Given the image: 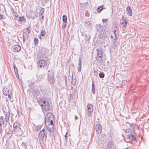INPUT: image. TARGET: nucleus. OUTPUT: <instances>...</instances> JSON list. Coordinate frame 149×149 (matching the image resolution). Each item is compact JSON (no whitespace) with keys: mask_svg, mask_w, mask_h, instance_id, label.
Returning <instances> with one entry per match:
<instances>
[{"mask_svg":"<svg viewBox=\"0 0 149 149\" xmlns=\"http://www.w3.org/2000/svg\"><path fill=\"white\" fill-rule=\"evenodd\" d=\"M48 50L45 47H42L37 55V58L38 59L47 58L49 54L48 53Z\"/></svg>","mask_w":149,"mask_h":149,"instance_id":"nucleus-1","label":"nucleus"},{"mask_svg":"<svg viewBox=\"0 0 149 149\" xmlns=\"http://www.w3.org/2000/svg\"><path fill=\"white\" fill-rule=\"evenodd\" d=\"M97 52V56L95 57V59L97 63H101L103 61V55L102 52H103V49L100 47H99L96 49Z\"/></svg>","mask_w":149,"mask_h":149,"instance_id":"nucleus-2","label":"nucleus"},{"mask_svg":"<svg viewBox=\"0 0 149 149\" xmlns=\"http://www.w3.org/2000/svg\"><path fill=\"white\" fill-rule=\"evenodd\" d=\"M41 106L42 109L43 111H47L49 109V105L48 102L46 100L42 101L41 100L40 102L39 103Z\"/></svg>","mask_w":149,"mask_h":149,"instance_id":"nucleus-3","label":"nucleus"},{"mask_svg":"<svg viewBox=\"0 0 149 149\" xmlns=\"http://www.w3.org/2000/svg\"><path fill=\"white\" fill-rule=\"evenodd\" d=\"M13 131L16 132H18L20 136L22 134V131L21 130L19 123L17 122H15L13 124Z\"/></svg>","mask_w":149,"mask_h":149,"instance_id":"nucleus-4","label":"nucleus"},{"mask_svg":"<svg viewBox=\"0 0 149 149\" xmlns=\"http://www.w3.org/2000/svg\"><path fill=\"white\" fill-rule=\"evenodd\" d=\"M96 29L100 34L104 36L105 34V29L104 27H102V26L100 24H97L96 25Z\"/></svg>","mask_w":149,"mask_h":149,"instance_id":"nucleus-5","label":"nucleus"},{"mask_svg":"<svg viewBox=\"0 0 149 149\" xmlns=\"http://www.w3.org/2000/svg\"><path fill=\"white\" fill-rule=\"evenodd\" d=\"M48 81L50 84H53L55 81V79L54 78V74L52 72H50L49 71L48 72Z\"/></svg>","mask_w":149,"mask_h":149,"instance_id":"nucleus-6","label":"nucleus"},{"mask_svg":"<svg viewBox=\"0 0 149 149\" xmlns=\"http://www.w3.org/2000/svg\"><path fill=\"white\" fill-rule=\"evenodd\" d=\"M47 133L46 131L44 129L40 132L39 134V138L40 140H42L45 137V139L47 138Z\"/></svg>","mask_w":149,"mask_h":149,"instance_id":"nucleus-7","label":"nucleus"},{"mask_svg":"<svg viewBox=\"0 0 149 149\" xmlns=\"http://www.w3.org/2000/svg\"><path fill=\"white\" fill-rule=\"evenodd\" d=\"M12 89L11 87L8 86L5 87L3 90V93L4 95H7L8 93H11L12 92Z\"/></svg>","mask_w":149,"mask_h":149,"instance_id":"nucleus-8","label":"nucleus"},{"mask_svg":"<svg viewBox=\"0 0 149 149\" xmlns=\"http://www.w3.org/2000/svg\"><path fill=\"white\" fill-rule=\"evenodd\" d=\"M37 64L38 66L40 68L42 67L43 68L46 67L47 65V63L43 59L39 61Z\"/></svg>","mask_w":149,"mask_h":149,"instance_id":"nucleus-9","label":"nucleus"},{"mask_svg":"<svg viewBox=\"0 0 149 149\" xmlns=\"http://www.w3.org/2000/svg\"><path fill=\"white\" fill-rule=\"evenodd\" d=\"M88 114L89 116L92 113L93 110V105L91 104H88L87 105Z\"/></svg>","mask_w":149,"mask_h":149,"instance_id":"nucleus-10","label":"nucleus"},{"mask_svg":"<svg viewBox=\"0 0 149 149\" xmlns=\"http://www.w3.org/2000/svg\"><path fill=\"white\" fill-rule=\"evenodd\" d=\"M53 118L54 116L51 113H48L45 116V125L48 124V123L50 122V121H49L48 119H49V118Z\"/></svg>","mask_w":149,"mask_h":149,"instance_id":"nucleus-11","label":"nucleus"},{"mask_svg":"<svg viewBox=\"0 0 149 149\" xmlns=\"http://www.w3.org/2000/svg\"><path fill=\"white\" fill-rule=\"evenodd\" d=\"M3 112L5 115V117L4 119L5 120V122H6V124H7V123L9 121V119L10 113L9 111H3Z\"/></svg>","mask_w":149,"mask_h":149,"instance_id":"nucleus-12","label":"nucleus"},{"mask_svg":"<svg viewBox=\"0 0 149 149\" xmlns=\"http://www.w3.org/2000/svg\"><path fill=\"white\" fill-rule=\"evenodd\" d=\"M47 130L50 132H53L55 129V126L54 125L47 124L46 125Z\"/></svg>","mask_w":149,"mask_h":149,"instance_id":"nucleus-13","label":"nucleus"},{"mask_svg":"<svg viewBox=\"0 0 149 149\" xmlns=\"http://www.w3.org/2000/svg\"><path fill=\"white\" fill-rule=\"evenodd\" d=\"M95 129L97 133L99 134L101 133L102 130V127L100 124H97Z\"/></svg>","mask_w":149,"mask_h":149,"instance_id":"nucleus-14","label":"nucleus"},{"mask_svg":"<svg viewBox=\"0 0 149 149\" xmlns=\"http://www.w3.org/2000/svg\"><path fill=\"white\" fill-rule=\"evenodd\" d=\"M125 125L126 126H128V128L125 129H124L123 130L125 132L129 133L130 132V128L131 127V125L128 122H127L125 123Z\"/></svg>","mask_w":149,"mask_h":149,"instance_id":"nucleus-15","label":"nucleus"},{"mask_svg":"<svg viewBox=\"0 0 149 149\" xmlns=\"http://www.w3.org/2000/svg\"><path fill=\"white\" fill-rule=\"evenodd\" d=\"M29 33L26 32H24L23 36V42H24L26 39H28L29 36Z\"/></svg>","mask_w":149,"mask_h":149,"instance_id":"nucleus-16","label":"nucleus"},{"mask_svg":"<svg viewBox=\"0 0 149 149\" xmlns=\"http://www.w3.org/2000/svg\"><path fill=\"white\" fill-rule=\"evenodd\" d=\"M13 51L14 52H19L21 50L20 47L18 45H15L13 48Z\"/></svg>","mask_w":149,"mask_h":149,"instance_id":"nucleus-17","label":"nucleus"},{"mask_svg":"<svg viewBox=\"0 0 149 149\" xmlns=\"http://www.w3.org/2000/svg\"><path fill=\"white\" fill-rule=\"evenodd\" d=\"M127 14L130 16H132V10L130 6L127 7Z\"/></svg>","mask_w":149,"mask_h":149,"instance_id":"nucleus-18","label":"nucleus"},{"mask_svg":"<svg viewBox=\"0 0 149 149\" xmlns=\"http://www.w3.org/2000/svg\"><path fill=\"white\" fill-rule=\"evenodd\" d=\"M2 124L5 125L7 124H6L5 120L4 119H3V116H0V125H2Z\"/></svg>","mask_w":149,"mask_h":149,"instance_id":"nucleus-19","label":"nucleus"},{"mask_svg":"<svg viewBox=\"0 0 149 149\" xmlns=\"http://www.w3.org/2000/svg\"><path fill=\"white\" fill-rule=\"evenodd\" d=\"M40 91L38 89H35L33 92V94L35 96H37L39 95Z\"/></svg>","mask_w":149,"mask_h":149,"instance_id":"nucleus-20","label":"nucleus"},{"mask_svg":"<svg viewBox=\"0 0 149 149\" xmlns=\"http://www.w3.org/2000/svg\"><path fill=\"white\" fill-rule=\"evenodd\" d=\"M82 36H84V38L87 42L89 41L90 36L89 35H86V34H82Z\"/></svg>","mask_w":149,"mask_h":149,"instance_id":"nucleus-21","label":"nucleus"},{"mask_svg":"<svg viewBox=\"0 0 149 149\" xmlns=\"http://www.w3.org/2000/svg\"><path fill=\"white\" fill-rule=\"evenodd\" d=\"M85 25L88 28V29L91 28L92 26L91 24L89 21L86 22H85Z\"/></svg>","mask_w":149,"mask_h":149,"instance_id":"nucleus-22","label":"nucleus"},{"mask_svg":"<svg viewBox=\"0 0 149 149\" xmlns=\"http://www.w3.org/2000/svg\"><path fill=\"white\" fill-rule=\"evenodd\" d=\"M127 138H129L130 140L133 141H135L136 140L135 136L132 135H129L128 136Z\"/></svg>","mask_w":149,"mask_h":149,"instance_id":"nucleus-23","label":"nucleus"},{"mask_svg":"<svg viewBox=\"0 0 149 149\" xmlns=\"http://www.w3.org/2000/svg\"><path fill=\"white\" fill-rule=\"evenodd\" d=\"M108 146L107 147H110L114 148V143L113 141H109L108 143Z\"/></svg>","mask_w":149,"mask_h":149,"instance_id":"nucleus-24","label":"nucleus"},{"mask_svg":"<svg viewBox=\"0 0 149 149\" xmlns=\"http://www.w3.org/2000/svg\"><path fill=\"white\" fill-rule=\"evenodd\" d=\"M103 7V5L98 6L97 9V12L99 13H100L104 9Z\"/></svg>","mask_w":149,"mask_h":149,"instance_id":"nucleus-25","label":"nucleus"},{"mask_svg":"<svg viewBox=\"0 0 149 149\" xmlns=\"http://www.w3.org/2000/svg\"><path fill=\"white\" fill-rule=\"evenodd\" d=\"M122 24V25H123L122 26V27H125L127 25V22L126 20L125 19H124L123 21V22L122 23H121V22H120Z\"/></svg>","mask_w":149,"mask_h":149,"instance_id":"nucleus-26","label":"nucleus"},{"mask_svg":"<svg viewBox=\"0 0 149 149\" xmlns=\"http://www.w3.org/2000/svg\"><path fill=\"white\" fill-rule=\"evenodd\" d=\"M11 11L13 13V15L14 14L15 15H16L17 13L16 8H12L11 9Z\"/></svg>","mask_w":149,"mask_h":149,"instance_id":"nucleus-27","label":"nucleus"},{"mask_svg":"<svg viewBox=\"0 0 149 149\" xmlns=\"http://www.w3.org/2000/svg\"><path fill=\"white\" fill-rule=\"evenodd\" d=\"M44 76L43 75H40L38 77V80L39 81H41L43 79Z\"/></svg>","mask_w":149,"mask_h":149,"instance_id":"nucleus-28","label":"nucleus"},{"mask_svg":"<svg viewBox=\"0 0 149 149\" xmlns=\"http://www.w3.org/2000/svg\"><path fill=\"white\" fill-rule=\"evenodd\" d=\"M88 4L87 2L84 3H80V6L82 8L85 7L86 5H87Z\"/></svg>","mask_w":149,"mask_h":149,"instance_id":"nucleus-29","label":"nucleus"},{"mask_svg":"<svg viewBox=\"0 0 149 149\" xmlns=\"http://www.w3.org/2000/svg\"><path fill=\"white\" fill-rule=\"evenodd\" d=\"M7 134L9 138H10L12 135V132L11 130H9L7 132Z\"/></svg>","mask_w":149,"mask_h":149,"instance_id":"nucleus-30","label":"nucleus"},{"mask_svg":"<svg viewBox=\"0 0 149 149\" xmlns=\"http://www.w3.org/2000/svg\"><path fill=\"white\" fill-rule=\"evenodd\" d=\"M92 92L94 94H95V86L93 84V82H92Z\"/></svg>","mask_w":149,"mask_h":149,"instance_id":"nucleus-31","label":"nucleus"},{"mask_svg":"<svg viewBox=\"0 0 149 149\" xmlns=\"http://www.w3.org/2000/svg\"><path fill=\"white\" fill-rule=\"evenodd\" d=\"M19 22L20 21L21 22H23L24 20V17H19L17 19Z\"/></svg>","mask_w":149,"mask_h":149,"instance_id":"nucleus-32","label":"nucleus"},{"mask_svg":"<svg viewBox=\"0 0 149 149\" xmlns=\"http://www.w3.org/2000/svg\"><path fill=\"white\" fill-rule=\"evenodd\" d=\"M63 20L64 22H67V17L65 15H63Z\"/></svg>","mask_w":149,"mask_h":149,"instance_id":"nucleus-33","label":"nucleus"},{"mask_svg":"<svg viewBox=\"0 0 149 149\" xmlns=\"http://www.w3.org/2000/svg\"><path fill=\"white\" fill-rule=\"evenodd\" d=\"M45 34L46 32L44 30L42 31L40 33V36L43 37L44 36H45Z\"/></svg>","mask_w":149,"mask_h":149,"instance_id":"nucleus-34","label":"nucleus"},{"mask_svg":"<svg viewBox=\"0 0 149 149\" xmlns=\"http://www.w3.org/2000/svg\"><path fill=\"white\" fill-rule=\"evenodd\" d=\"M99 76L101 78H103L104 77V74L103 72H101L99 74Z\"/></svg>","mask_w":149,"mask_h":149,"instance_id":"nucleus-35","label":"nucleus"},{"mask_svg":"<svg viewBox=\"0 0 149 149\" xmlns=\"http://www.w3.org/2000/svg\"><path fill=\"white\" fill-rule=\"evenodd\" d=\"M45 10V9L44 8H41L40 12V15H42L44 13Z\"/></svg>","mask_w":149,"mask_h":149,"instance_id":"nucleus-36","label":"nucleus"},{"mask_svg":"<svg viewBox=\"0 0 149 149\" xmlns=\"http://www.w3.org/2000/svg\"><path fill=\"white\" fill-rule=\"evenodd\" d=\"M53 118H49V119L48 120H49V121H50V123L49 124H48L54 125L53 124V122L52 120Z\"/></svg>","mask_w":149,"mask_h":149,"instance_id":"nucleus-37","label":"nucleus"},{"mask_svg":"<svg viewBox=\"0 0 149 149\" xmlns=\"http://www.w3.org/2000/svg\"><path fill=\"white\" fill-rule=\"evenodd\" d=\"M38 40L37 38H34V43L36 45H37L38 43Z\"/></svg>","mask_w":149,"mask_h":149,"instance_id":"nucleus-38","label":"nucleus"},{"mask_svg":"<svg viewBox=\"0 0 149 149\" xmlns=\"http://www.w3.org/2000/svg\"><path fill=\"white\" fill-rule=\"evenodd\" d=\"M13 15L15 19L16 20H17L18 19L19 17V16L17 14V13H16V15H15L14 14Z\"/></svg>","mask_w":149,"mask_h":149,"instance_id":"nucleus-39","label":"nucleus"},{"mask_svg":"<svg viewBox=\"0 0 149 149\" xmlns=\"http://www.w3.org/2000/svg\"><path fill=\"white\" fill-rule=\"evenodd\" d=\"M13 68L14 69L15 72H16V70H17V68L16 66L15 63H13Z\"/></svg>","mask_w":149,"mask_h":149,"instance_id":"nucleus-40","label":"nucleus"},{"mask_svg":"<svg viewBox=\"0 0 149 149\" xmlns=\"http://www.w3.org/2000/svg\"><path fill=\"white\" fill-rule=\"evenodd\" d=\"M30 29L31 28L30 27H28L26 29V31H28L29 33H30Z\"/></svg>","mask_w":149,"mask_h":149,"instance_id":"nucleus-41","label":"nucleus"},{"mask_svg":"<svg viewBox=\"0 0 149 149\" xmlns=\"http://www.w3.org/2000/svg\"><path fill=\"white\" fill-rule=\"evenodd\" d=\"M78 65L80 67H81V61L80 58L79 59V61L78 63Z\"/></svg>","mask_w":149,"mask_h":149,"instance_id":"nucleus-42","label":"nucleus"},{"mask_svg":"<svg viewBox=\"0 0 149 149\" xmlns=\"http://www.w3.org/2000/svg\"><path fill=\"white\" fill-rule=\"evenodd\" d=\"M16 70V72H15V73L16 76L17 78L19 77V74H18V70Z\"/></svg>","mask_w":149,"mask_h":149,"instance_id":"nucleus-43","label":"nucleus"},{"mask_svg":"<svg viewBox=\"0 0 149 149\" xmlns=\"http://www.w3.org/2000/svg\"><path fill=\"white\" fill-rule=\"evenodd\" d=\"M108 20V19H102V22L104 23V22H106Z\"/></svg>","mask_w":149,"mask_h":149,"instance_id":"nucleus-44","label":"nucleus"},{"mask_svg":"<svg viewBox=\"0 0 149 149\" xmlns=\"http://www.w3.org/2000/svg\"><path fill=\"white\" fill-rule=\"evenodd\" d=\"M4 16L2 15H0V20H1V19H3Z\"/></svg>","mask_w":149,"mask_h":149,"instance_id":"nucleus-45","label":"nucleus"},{"mask_svg":"<svg viewBox=\"0 0 149 149\" xmlns=\"http://www.w3.org/2000/svg\"><path fill=\"white\" fill-rule=\"evenodd\" d=\"M2 127V125H0V134H1V133H2V130L1 129Z\"/></svg>","mask_w":149,"mask_h":149,"instance_id":"nucleus-46","label":"nucleus"},{"mask_svg":"<svg viewBox=\"0 0 149 149\" xmlns=\"http://www.w3.org/2000/svg\"><path fill=\"white\" fill-rule=\"evenodd\" d=\"M66 24H64L63 25H62V28L64 29L66 27Z\"/></svg>","mask_w":149,"mask_h":149,"instance_id":"nucleus-47","label":"nucleus"},{"mask_svg":"<svg viewBox=\"0 0 149 149\" xmlns=\"http://www.w3.org/2000/svg\"><path fill=\"white\" fill-rule=\"evenodd\" d=\"M114 33V35L115 37V38H116V39L115 40V43L116 42V40L117 39V38L116 37V33Z\"/></svg>","mask_w":149,"mask_h":149,"instance_id":"nucleus-48","label":"nucleus"},{"mask_svg":"<svg viewBox=\"0 0 149 149\" xmlns=\"http://www.w3.org/2000/svg\"><path fill=\"white\" fill-rule=\"evenodd\" d=\"M106 149H114V148H112L110 147H107Z\"/></svg>","mask_w":149,"mask_h":149,"instance_id":"nucleus-49","label":"nucleus"},{"mask_svg":"<svg viewBox=\"0 0 149 149\" xmlns=\"http://www.w3.org/2000/svg\"><path fill=\"white\" fill-rule=\"evenodd\" d=\"M81 70V67L79 66V68L78 69V71H80Z\"/></svg>","mask_w":149,"mask_h":149,"instance_id":"nucleus-50","label":"nucleus"},{"mask_svg":"<svg viewBox=\"0 0 149 149\" xmlns=\"http://www.w3.org/2000/svg\"><path fill=\"white\" fill-rule=\"evenodd\" d=\"M68 134L67 132L66 133L65 135V139H67V134Z\"/></svg>","mask_w":149,"mask_h":149,"instance_id":"nucleus-51","label":"nucleus"},{"mask_svg":"<svg viewBox=\"0 0 149 149\" xmlns=\"http://www.w3.org/2000/svg\"><path fill=\"white\" fill-rule=\"evenodd\" d=\"M8 95V97L9 98H11V96L10 95V93H8V95Z\"/></svg>","mask_w":149,"mask_h":149,"instance_id":"nucleus-52","label":"nucleus"},{"mask_svg":"<svg viewBox=\"0 0 149 149\" xmlns=\"http://www.w3.org/2000/svg\"><path fill=\"white\" fill-rule=\"evenodd\" d=\"M22 146H23V145L25 147L26 146V144L24 142H23L22 143Z\"/></svg>","mask_w":149,"mask_h":149,"instance_id":"nucleus-53","label":"nucleus"},{"mask_svg":"<svg viewBox=\"0 0 149 149\" xmlns=\"http://www.w3.org/2000/svg\"><path fill=\"white\" fill-rule=\"evenodd\" d=\"M75 118L76 120H77L78 119V118L76 116H75Z\"/></svg>","mask_w":149,"mask_h":149,"instance_id":"nucleus-54","label":"nucleus"},{"mask_svg":"<svg viewBox=\"0 0 149 149\" xmlns=\"http://www.w3.org/2000/svg\"><path fill=\"white\" fill-rule=\"evenodd\" d=\"M116 30H113V33H116Z\"/></svg>","mask_w":149,"mask_h":149,"instance_id":"nucleus-55","label":"nucleus"},{"mask_svg":"<svg viewBox=\"0 0 149 149\" xmlns=\"http://www.w3.org/2000/svg\"><path fill=\"white\" fill-rule=\"evenodd\" d=\"M38 38L40 39H41V36H39Z\"/></svg>","mask_w":149,"mask_h":149,"instance_id":"nucleus-56","label":"nucleus"},{"mask_svg":"<svg viewBox=\"0 0 149 149\" xmlns=\"http://www.w3.org/2000/svg\"><path fill=\"white\" fill-rule=\"evenodd\" d=\"M12 116H11V119H12V120H11V121L12 122L13 121V120H12Z\"/></svg>","mask_w":149,"mask_h":149,"instance_id":"nucleus-57","label":"nucleus"},{"mask_svg":"<svg viewBox=\"0 0 149 149\" xmlns=\"http://www.w3.org/2000/svg\"><path fill=\"white\" fill-rule=\"evenodd\" d=\"M72 82H73V79H72V84L73 85V83Z\"/></svg>","mask_w":149,"mask_h":149,"instance_id":"nucleus-58","label":"nucleus"},{"mask_svg":"<svg viewBox=\"0 0 149 149\" xmlns=\"http://www.w3.org/2000/svg\"><path fill=\"white\" fill-rule=\"evenodd\" d=\"M43 17H44V16H42V19L43 18Z\"/></svg>","mask_w":149,"mask_h":149,"instance_id":"nucleus-59","label":"nucleus"},{"mask_svg":"<svg viewBox=\"0 0 149 149\" xmlns=\"http://www.w3.org/2000/svg\"><path fill=\"white\" fill-rule=\"evenodd\" d=\"M39 130L40 128L41 127L40 126H39Z\"/></svg>","mask_w":149,"mask_h":149,"instance_id":"nucleus-60","label":"nucleus"},{"mask_svg":"<svg viewBox=\"0 0 149 149\" xmlns=\"http://www.w3.org/2000/svg\"><path fill=\"white\" fill-rule=\"evenodd\" d=\"M148 123L149 124V119H148Z\"/></svg>","mask_w":149,"mask_h":149,"instance_id":"nucleus-61","label":"nucleus"},{"mask_svg":"<svg viewBox=\"0 0 149 149\" xmlns=\"http://www.w3.org/2000/svg\"><path fill=\"white\" fill-rule=\"evenodd\" d=\"M74 81L75 82V81ZM75 82H74V85H75Z\"/></svg>","mask_w":149,"mask_h":149,"instance_id":"nucleus-62","label":"nucleus"},{"mask_svg":"<svg viewBox=\"0 0 149 149\" xmlns=\"http://www.w3.org/2000/svg\"><path fill=\"white\" fill-rule=\"evenodd\" d=\"M111 38H113V36H111Z\"/></svg>","mask_w":149,"mask_h":149,"instance_id":"nucleus-63","label":"nucleus"},{"mask_svg":"<svg viewBox=\"0 0 149 149\" xmlns=\"http://www.w3.org/2000/svg\"><path fill=\"white\" fill-rule=\"evenodd\" d=\"M127 126V127H126V129L127 128H128V126Z\"/></svg>","mask_w":149,"mask_h":149,"instance_id":"nucleus-64","label":"nucleus"}]
</instances>
